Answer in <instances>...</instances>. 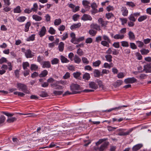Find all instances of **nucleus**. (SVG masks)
I'll return each mask as SVG.
<instances>
[{"label": "nucleus", "instance_id": "33", "mask_svg": "<svg viewBox=\"0 0 151 151\" xmlns=\"http://www.w3.org/2000/svg\"><path fill=\"white\" fill-rule=\"evenodd\" d=\"M81 74V73L79 72H74L73 74V77L76 79H79V78Z\"/></svg>", "mask_w": 151, "mask_h": 151}, {"label": "nucleus", "instance_id": "17", "mask_svg": "<svg viewBox=\"0 0 151 151\" xmlns=\"http://www.w3.org/2000/svg\"><path fill=\"white\" fill-rule=\"evenodd\" d=\"M92 19L91 17L89 15L84 14L81 18V19L84 21L89 20H91Z\"/></svg>", "mask_w": 151, "mask_h": 151}, {"label": "nucleus", "instance_id": "4", "mask_svg": "<svg viewBox=\"0 0 151 151\" xmlns=\"http://www.w3.org/2000/svg\"><path fill=\"white\" fill-rule=\"evenodd\" d=\"M70 90L74 94L81 93V92L79 91L80 90V86L77 84H72L70 86Z\"/></svg>", "mask_w": 151, "mask_h": 151}, {"label": "nucleus", "instance_id": "30", "mask_svg": "<svg viewBox=\"0 0 151 151\" xmlns=\"http://www.w3.org/2000/svg\"><path fill=\"white\" fill-rule=\"evenodd\" d=\"M27 18L23 16H22L18 17L17 19V20L19 22H24L26 19Z\"/></svg>", "mask_w": 151, "mask_h": 151}, {"label": "nucleus", "instance_id": "23", "mask_svg": "<svg viewBox=\"0 0 151 151\" xmlns=\"http://www.w3.org/2000/svg\"><path fill=\"white\" fill-rule=\"evenodd\" d=\"M14 12V13H20L22 12V10L21 9V7L20 6H17L13 9Z\"/></svg>", "mask_w": 151, "mask_h": 151}, {"label": "nucleus", "instance_id": "47", "mask_svg": "<svg viewBox=\"0 0 151 151\" xmlns=\"http://www.w3.org/2000/svg\"><path fill=\"white\" fill-rule=\"evenodd\" d=\"M63 91H53V94L55 96H57V95H60L62 94L63 93Z\"/></svg>", "mask_w": 151, "mask_h": 151}, {"label": "nucleus", "instance_id": "44", "mask_svg": "<svg viewBox=\"0 0 151 151\" xmlns=\"http://www.w3.org/2000/svg\"><path fill=\"white\" fill-rule=\"evenodd\" d=\"M128 19L130 21L135 22L136 21L137 18H135L134 16L132 14H130L128 17Z\"/></svg>", "mask_w": 151, "mask_h": 151}, {"label": "nucleus", "instance_id": "9", "mask_svg": "<svg viewBox=\"0 0 151 151\" xmlns=\"http://www.w3.org/2000/svg\"><path fill=\"white\" fill-rule=\"evenodd\" d=\"M99 23L101 25V26L106 27L109 22L108 21L104 20L101 18H99L98 20Z\"/></svg>", "mask_w": 151, "mask_h": 151}, {"label": "nucleus", "instance_id": "22", "mask_svg": "<svg viewBox=\"0 0 151 151\" xmlns=\"http://www.w3.org/2000/svg\"><path fill=\"white\" fill-rule=\"evenodd\" d=\"M73 60L75 63L77 64H79L81 61V58L76 55L74 56Z\"/></svg>", "mask_w": 151, "mask_h": 151}, {"label": "nucleus", "instance_id": "46", "mask_svg": "<svg viewBox=\"0 0 151 151\" xmlns=\"http://www.w3.org/2000/svg\"><path fill=\"white\" fill-rule=\"evenodd\" d=\"M17 119L16 118L13 117L8 118L6 121L8 123H11L16 121Z\"/></svg>", "mask_w": 151, "mask_h": 151}, {"label": "nucleus", "instance_id": "48", "mask_svg": "<svg viewBox=\"0 0 151 151\" xmlns=\"http://www.w3.org/2000/svg\"><path fill=\"white\" fill-rule=\"evenodd\" d=\"M48 32L51 35H54L55 34L56 31L52 27H51L50 28Z\"/></svg>", "mask_w": 151, "mask_h": 151}, {"label": "nucleus", "instance_id": "60", "mask_svg": "<svg viewBox=\"0 0 151 151\" xmlns=\"http://www.w3.org/2000/svg\"><path fill=\"white\" fill-rule=\"evenodd\" d=\"M82 60L83 63L85 64H88L89 63V61L87 58L85 57H83L82 58Z\"/></svg>", "mask_w": 151, "mask_h": 151}, {"label": "nucleus", "instance_id": "59", "mask_svg": "<svg viewBox=\"0 0 151 151\" xmlns=\"http://www.w3.org/2000/svg\"><path fill=\"white\" fill-rule=\"evenodd\" d=\"M6 119L5 117L3 115L0 116V124L3 123Z\"/></svg>", "mask_w": 151, "mask_h": 151}, {"label": "nucleus", "instance_id": "12", "mask_svg": "<svg viewBox=\"0 0 151 151\" xmlns=\"http://www.w3.org/2000/svg\"><path fill=\"white\" fill-rule=\"evenodd\" d=\"M122 15L124 17H126L128 15V11L125 6H122L121 9Z\"/></svg>", "mask_w": 151, "mask_h": 151}, {"label": "nucleus", "instance_id": "40", "mask_svg": "<svg viewBox=\"0 0 151 151\" xmlns=\"http://www.w3.org/2000/svg\"><path fill=\"white\" fill-rule=\"evenodd\" d=\"M62 22L61 19H55L54 22V24L55 26H58L60 25Z\"/></svg>", "mask_w": 151, "mask_h": 151}, {"label": "nucleus", "instance_id": "1", "mask_svg": "<svg viewBox=\"0 0 151 151\" xmlns=\"http://www.w3.org/2000/svg\"><path fill=\"white\" fill-rule=\"evenodd\" d=\"M107 139L104 138L100 139L99 141L96 143V145H98L103 142H105L103 144H102L100 147H95V150H98L99 151H103L105 150L108 147L109 145V142L108 141H106Z\"/></svg>", "mask_w": 151, "mask_h": 151}, {"label": "nucleus", "instance_id": "50", "mask_svg": "<svg viewBox=\"0 0 151 151\" xmlns=\"http://www.w3.org/2000/svg\"><path fill=\"white\" fill-rule=\"evenodd\" d=\"M125 76V74L124 73L120 72L117 75V77L119 78H122Z\"/></svg>", "mask_w": 151, "mask_h": 151}, {"label": "nucleus", "instance_id": "41", "mask_svg": "<svg viewBox=\"0 0 151 151\" xmlns=\"http://www.w3.org/2000/svg\"><path fill=\"white\" fill-rule=\"evenodd\" d=\"M35 35L33 34L31 35L27 39V41H34L35 38Z\"/></svg>", "mask_w": 151, "mask_h": 151}, {"label": "nucleus", "instance_id": "13", "mask_svg": "<svg viewBox=\"0 0 151 151\" xmlns=\"http://www.w3.org/2000/svg\"><path fill=\"white\" fill-rule=\"evenodd\" d=\"M134 129V128H131L129 129L126 132H121L119 134V135L120 136H125L128 135L133 131Z\"/></svg>", "mask_w": 151, "mask_h": 151}, {"label": "nucleus", "instance_id": "8", "mask_svg": "<svg viewBox=\"0 0 151 151\" xmlns=\"http://www.w3.org/2000/svg\"><path fill=\"white\" fill-rule=\"evenodd\" d=\"M24 53L27 58H32L34 56V55L32 54V51L29 49L26 50L24 52Z\"/></svg>", "mask_w": 151, "mask_h": 151}, {"label": "nucleus", "instance_id": "15", "mask_svg": "<svg viewBox=\"0 0 151 151\" xmlns=\"http://www.w3.org/2000/svg\"><path fill=\"white\" fill-rule=\"evenodd\" d=\"M81 26V24L80 22H78L77 24H73L70 27V29L73 30L74 29L79 28Z\"/></svg>", "mask_w": 151, "mask_h": 151}, {"label": "nucleus", "instance_id": "16", "mask_svg": "<svg viewBox=\"0 0 151 151\" xmlns=\"http://www.w3.org/2000/svg\"><path fill=\"white\" fill-rule=\"evenodd\" d=\"M128 37L131 40H134L135 39V35L132 32L130 31L128 33Z\"/></svg>", "mask_w": 151, "mask_h": 151}, {"label": "nucleus", "instance_id": "7", "mask_svg": "<svg viewBox=\"0 0 151 151\" xmlns=\"http://www.w3.org/2000/svg\"><path fill=\"white\" fill-rule=\"evenodd\" d=\"M137 81V79L134 77L128 78L124 79V82L126 84L132 83Z\"/></svg>", "mask_w": 151, "mask_h": 151}, {"label": "nucleus", "instance_id": "37", "mask_svg": "<svg viewBox=\"0 0 151 151\" xmlns=\"http://www.w3.org/2000/svg\"><path fill=\"white\" fill-rule=\"evenodd\" d=\"M126 5L129 7H134L135 6V4L132 1L127 2Z\"/></svg>", "mask_w": 151, "mask_h": 151}, {"label": "nucleus", "instance_id": "34", "mask_svg": "<svg viewBox=\"0 0 151 151\" xmlns=\"http://www.w3.org/2000/svg\"><path fill=\"white\" fill-rule=\"evenodd\" d=\"M38 5L36 3H35L33 4V7L31 9V10H32V11L34 12H36L37 11V10L38 9Z\"/></svg>", "mask_w": 151, "mask_h": 151}, {"label": "nucleus", "instance_id": "26", "mask_svg": "<svg viewBox=\"0 0 151 151\" xmlns=\"http://www.w3.org/2000/svg\"><path fill=\"white\" fill-rule=\"evenodd\" d=\"M31 24L30 22H27L25 24V28L24 31L25 32H27L28 31L29 29V27L31 26Z\"/></svg>", "mask_w": 151, "mask_h": 151}, {"label": "nucleus", "instance_id": "10", "mask_svg": "<svg viewBox=\"0 0 151 151\" xmlns=\"http://www.w3.org/2000/svg\"><path fill=\"white\" fill-rule=\"evenodd\" d=\"M151 63L147 64L144 66L143 70H144L146 73H151Z\"/></svg>", "mask_w": 151, "mask_h": 151}, {"label": "nucleus", "instance_id": "45", "mask_svg": "<svg viewBox=\"0 0 151 151\" xmlns=\"http://www.w3.org/2000/svg\"><path fill=\"white\" fill-rule=\"evenodd\" d=\"M90 74L88 73H86L83 74V78L85 80H88L90 78Z\"/></svg>", "mask_w": 151, "mask_h": 151}, {"label": "nucleus", "instance_id": "49", "mask_svg": "<svg viewBox=\"0 0 151 151\" xmlns=\"http://www.w3.org/2000/svg\"><path fill=\"white\" fill-rule=\"evenodd\" d=\"M119 19L121 22L122 25H124L125 24L127 23V20L126 18H119Z\"/></svg>", "mask_w": 151, "mask_h": 151}, {"label": "nucleus", "instance_id": "5", "mask_svg": "<svg viewBox=\"0 0 151 151\" xmlns=\"http://www.w3.org/2000/svg\"><path fill=\"white\" fill-rule=\"evenodd\" d=\"M98 87L102 89L104 88V86L102 84V81L99 80L95 81V89L97 88Z\"/></svg>", "mask_w": 151, "mask_h": 151}, {"label": "nucleus", "instance_id": "20", "mask_svg": "<svg viewBox=\"0 0 151 151\" xmlns=\"http://www.w3.org/2000/svg\"><path fill=\"white\" fill-rule=\"evenodd\" d=\"M64 44L62 42H60L58 46L59 50L60 52H63L64 49Z\"/></svg>", "mask_w": 151, "mask_h": 151}, {"label": "nucleus", "instance_id": "58", "mask_svg": "<svg viewBox=\"0 0 151 151\" xmlns=\"http://www.w3.org/2000/svg\"><path fill=\"white\" fill-rule=\"evenodd\" d=\"M106 9L108 12H110L114 10V8L113 6L109 5L106 7Z\"/></svg>", "mask_w": 151, "mask_h": 151}, {"label": "nucleus", "instance_id": "39", "mask_svg": "<svg viewBox=\"0 0 151 151\" xmlns=\"http://www.w3.org/2000/svg\"><path fill=\"white\" fill-rule=\"evenodd\" d=\"M29 64L28 62H25L23 63L22 67L23 69L24 70H28L27 67H29Z\"/></svg>", "mask_w": 151, "mask_h": 151}, {"label": "nucleus", "instance_id": "21", "mask_svg": "<svg viewBox=\"0 0 151 151\" xmlns=\"http://www.w3.org/2000/svg\"><path fill=\"white\" fill-rule=\"evenodd\" d=\"M70 37L72 38L70 42L74 44L76 38V35L74 32H71L70 34Z\"/></svg>", "mask_w": 151, "mask_h": 151}, {"label": "nucleus", "instance_id": "64", "mask_svg": "<svg viewBox=\"0 0 151 151\" xmlns=\"http://www.w3.org/2000/svg\"><path fill=\"white\" fill-rule=\"evenodd\" d=\"M65 25H62L60 26L58 28V29L59 31H63L65 30Z\"/></svg>", "mask_w": 151, "mask_h": 151}, {"label": "nucleus", "instance_id": "55", "mask_svg": "<svg viewBox=\"0 0 151 151\" xmlns=\"http://www.w3.org/2000/svg\"><path fill=\"white\" fill-rule=\"evenodd\" d=\"M103 39L104 41H108L109 42H111V40L109 37L106 35H104L103 36Z\"/></svg>", "mask_w": 151, "mask_h": 151}, {"label": "nucleus", "instance_id": "29", "mask_svg": "<svg viewBox=\"0 0 151 151\" xmlns=\"http://www.w3.org/2000/svg\"><path fill=\"white\" fill-rule=\"evenodd\" d=\"M140 52L142 55H146L149 53L150 51L148 49L143 48L140 50Z\"/></svg>", "mask_w": 151, "mask_h": 151}, {"label": "nucleus", "instance_id": "28", "mask_svg": "<svg viewBox=\"0 0 151 151\" xmlns=\"http://www.w3.org/2000/svg\"><path fill=\"white\" fill-rule=\"evenodd\" d=\"M60 60L61 62L62 63H68L69 62V60L66 58L63 55L60 56Z\"/></svg>", "mask_w": 151, "mask_h": 151}, {"label": "nucleus", "instance_id": "19", "mask_svg": "<svg viewBox=\"0 0 151 151\" xmlns=\"http://www.w3.org/2000/svg\"><path fill=\"white\" fill-rule=\"evenodd\" d=\"M32 18L34 20L36 21H40L42 19V17L39 16L37 14L33 15Z\"/></svg>", "mask_w": 151, "mask_h": 151}, {"label": "nucleus", "instance_id": "6", "mask_svg": "<svg viewBox=\"0 0 151 151\" xmlns=\"http://www.w3.org/2000/svg\"><path fill=\"white\" fill-rule=\"evenodd\" d=\"M47 30L45 27L43 26L41 28L40 31L38 32V35L40 37H42L45 35Z\"/></svg>", "mask_w": 151, "mask_h": 151}, {"label": "nucleus", "instance_id": "42", "mask_svg": "<svg viewBox=\"0 0 151 151\" xmlns=\"http://www.w3.org/2000/svg\"><path fill=\"white\" fill-rule=\"evenodd\" d=\"M38 66L35 64H31L30 66V69L32 70H36L38 69Z\"/></svg>", "mask_w": 151, "mask_h": 151}, {"label": "nucleus", "instance_id": "62", "mask_svg": "<svg viewBox=\"0 0 151 151\" xmlns=\"http://www.w3.org/2000/svg\"><path fill=\"white\" fill-rule=\"evenodd\" d=\"M56 81H55L53 78L50 77L48 79L47 81V82L48 83H50L51 84L52 83H54Z\"/></svg>", "mask_w": 151, "mask_h": 151}, {"label": "nucleus", "instance_id": "54", "mask_svg": "<svg viewBox=\"0 0 151 151\" xmlns=\"http://www.w3.org/2000/svg\"><path fill=\"white\" fill-rule=\"evenodd\" d=\"M122 46L124 47H128L129 46L128 43L126 41H122L121 42Z\"/></svg>", "mask_w": 151, "mask_h": 151}, {"label": "nucleus", "instance_id": "43", "mask_svg": "<svg viewBox=\"0 0 151 151\" xmlns=\"http://www.w3.org/2000/svg\"><path fill=\"white\" fill-rule=\"evenodd\" d=\"M114 17V14L111 12L106 14L105 17L108 19H109Z\"/></svg>", "mask_w": 151, "mask_h": 151}, {"label": "nucleus", "instance_id": "61", "mask_svg": "<svg viewBox=\"0 0 151 151\" xmlns=\"http://www.w3.org/2000/svg\"><path fill=\"white\" fill-rule=\"evenodd\" d=\"M70 77V74L68 72H67L63 76V78L64 79H67Z\"/></svg>", "mask_w": 151, "mask_h": 151}, {"label": "nucleus", "instance_id": "56", "mask_svg": "<svg viewBox=\"0 0 151 151\" xmlns=\"http://www.w3.org/2000/svg\"><path fill=\"white\" fill-rule=\"evenodd\" d=\"M80 17V15L77 14H75L73 16V19L74 21L78 20V19Z\"/></svg>", "mask_w": 151, "mask_h": 151}, {"label": "nucleus", "instance_id": "32", "mask_svg": "<svg viewBox=\"0 0 151 151\" xmlns=\"http://www.w3.org/2000/svg\"><path fill=\"white\" fill-rule=\"evenodd\" d=\"M105 58L107 61L111 62L112 61V57L110 54H107L105 56Z\"/></svg>", "mask_w": 151, "mask_h": 151}, {"label": "nucleus", "instance_id": "2", "mask_svg": "<svg viewBox=\"0 0 151 151\" xmlns=\"http://www.w3.org/2000/svg\"><path fill=\"white\" fill-rule=\"evenodd\" d=\"M67 82L66 81H56L54 83L50 84V85L51 87L55 89L58 90H62L64 88L63 86H61L60 84L63 85H66Z\"/></svg>", "mask_w": 151, "mask_h": 151}, {"label": "nucleus", "instance_id": "3", "mask_svg": "<svg viewBox=\"0 0 151 151\" xmlns=\"http://www.w3.org/2000/svg\"><path fill=\"white\" fill-rule=\"evenodd\" d=\"M17 85L19 90L21 91L26 94L30 93V92L28 89L27 86L26 85L22 83H17Z\"/></svg>", "mask_w": 151, "mask_h": 151}, {"label": "nucleus", "instance_id": "57", "mask_svg": "<svg viewBox=\"0 0 151 151\" xmlns=\"http://www.w3.org/2000/svg\"><path fill=\"white\" fill-rule=\"evenodd\" d=\"M63 35V37H61V39L63 40H65L66 39L68 38V34L67 32H66L64 33Z\"/></svg>", "mask_w": 151, "mask_h": 151}, {"label": "nucleus", "instance_id": "52", "mask_svg": "<svg viewBox=\"0 0 151 151\" xmlns=\"http://www.w3.org/2000/svg\"><path fill=\"white\" fill-rule=\"evenodd\" d=\"M101 75L102 76L101 72L98 70H95V77H99Z\"/></svg>", "mask_w": 151, "mask_h": 151}, {"label": "nucleus", "instance_id": "18", "mask_svg": "<svg viewBox=\"0 0 151 151\" xmlns=\"http://www.w3.org/2000/svg\"><path fill=\"white\" fill-rule=\"evenodd\" d=\"M124 37L123 34H116L113 36V38L116 40H122Z\"/></svg>", "mask_w": 151, "mask_h": 151}, {"label": "nucleus", "instance_id": "31", "mask_svg": "<svg viewBox=\"0 0 151 151\" xmlns=\"http://www.w3.org/2000/svg\"><path fill=\"white\" fill-rule=\"evenodd\" d=\"M85 39L84 36L80 37L78 38H76L74 43V44H78L80 42L83 41Z\"/></svg>", "mask_w": 151, "mask_h": 151}, {"label": "nucleus", "instance_id": "24", "mask_svg": "<svg viewBox=\"0 0 151 151\" xmlns=\"http://www.w3.org/2000/svg\"><path fill=\"white\" fill-rule=\"evenodd\" d=\"M123 81L121 80L116 81L114 84V86L115 87H117L120 86L122 84Z\"/></svg>", "mask_w": 151, "mask_h": 151}, {"label": "nucleus", "instance_id": "38", "mask_svg": "<svg viewBox=\"0 0 151 151\" xmlns=\"http://www.w3.org/2000/svg\"><path fill=\"white\" fill-rule=\"evenodd\" d=\"M59 60L57 58H53L51 60V63L52 65H55L58 63Z\"/></svg>", "mask_w": 151, "mask_h": 151}, {"label": "nucleus", "instance_id": "25", "mask_svg": "<svg viewBox=\"0 0 151 151\" xmlns=\"http://www.w3.org/2000/svg\"><path fill=\"white\" fill-rule=\"evenodd\" d=\"M48 73L47 71L45 70L41 72V73L39 75V76L40 77H45L47 75Z\"/></svg>", "mask_w": 151, "mask_h": 151}, {"label": "nucleus", "instance_id": "51", "mask_svg": "<svg viewBox=\"0 0 151 151\" xmlns=\"http://www.w3.org/2000/svg\"><path fill=\"white\" fill-rule=\"evenodd\" d=\"M136 43L138 47L140 48H142V47L144 45L143 42L140 41H136Z\"/></svg>", "mask_w": 151, "mask_h": 151}, {"label": "nucleus", "instance_id": "35", "mask_svg": "<svg viewBox=\"0 0 151 151\" xmlns=\"http://www.w3.org/2000/svg\"><path fill=\"white\" fill-rule=\"evenodd\" d=\"M38 5L36 3H35L33 4V7L31 9V10H32V11L34 12H36L37 11V10L38 9Z\"/></svg>", "mask_w": 151, "mask_h": 151}, {"label": "nucleus", "instance_id": "36", "mask_svg": "<svg viewBox=\"0 0 151 151\" xmlns=\"http://www.w3.org/2000/svg\"><path fill=\"white\" fill-rule=\"evenodd\" d=\"M111 42H109L108 41L103 40L101 42V45L104 46L109 47V43Z\"/></svg>", "mask_w": 151, "mask_h": 151}, {"label": "nucleus", "instance_id": "11", "mask_svg": "<svg viewBox=\"0 0 151 151\" xmlns=\"http://www.w3.org/2000/svg\"><path fill=\"white\" fill-rule=\"evenodd\" d=\"M42 67L43 68H50L51 67L50 62L49 61H44L41 63Z\"/></svg>", "mask_w": 151, "mask_h": 151}, {"label": "nucleus", "instance_id": "53", "mask_svg": "<svg viewBox=\"0 0 151 151\" xmlns=\"http://www.w3.org/2000/svg\"><path fill=\"white\" fill-rule=\"evenodd\" d=\"M40 96L42 97H45L48 96L47 93L45 91H41L40 92Z\"/></svg>", "mask_w": 151, "mask_h": 151}, {"label": "nucleus", "instance_id": "63", "mask_svg": "<svg viewBox=\"0 0 151 151\" xmlns=\"http://www.w3.org/2000/svg\"><path fill=\"white\" fill-rule=\"evenodd\" d=\"M77 53L80 56L82 55L83 54V51L80 48L77 50Z\"/></svg>", "mask_w": 151, "mask_h": 151}, {"label": "nucleus", "instance_id": "27", "mask_svg": "<svg viewBox=\"0 0 151 151\" xmlns=\"http://www.w3.org/2000/svg\"><path fill=\"white\" fill-rule=\"evenodd\" d=\"M147 18V16L144 15L140 16L138 19V21L139 22H142Z\"/></svg>", "mask_w": 151, "mask_h": 151}, {"label": "nucleus", "instance_id": "14", "mask_svg": "<svg viewBox=\"0 0 151 151\" xmlns=\"http://www.w3.org/2000/svg\"><path fill=\"white\" fill-rule=\"evenodd\" d=\"M143 146L142 144H137L132 147V150L133 151H137L139 150Z\"/></svg>", "mask_w": 151, "mask_h": 151}]
</instances>
